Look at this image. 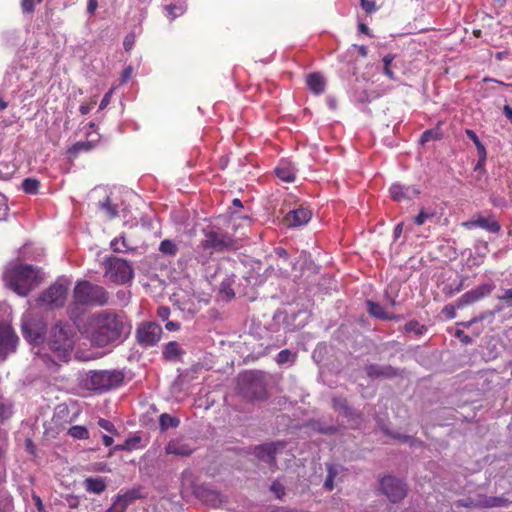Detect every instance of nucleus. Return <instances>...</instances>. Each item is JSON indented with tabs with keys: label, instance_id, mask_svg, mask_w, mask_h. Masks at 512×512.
Listing matches in <instances>:
<instances>
[{
	"label": "nucleus",
	"instance_id": "nucleus-20",
	"mask_svg": "<svg viewBox=\"0 0 512 512\" xmlns=\"http://www.w3.org/2000/svg\"><path fill=\"white\" fill-rule=\"evenodd\" d=\"M194 448L182 438L172 439L165 446L167 454L186 457L193 453Z\"/></svg>",
	"mask_w": 512,
	"mask_h": 512
},
{
	"label": "nucleus",
	"instance_id": "nucleus-38",
	"mask_svg": "<svg viewBox=\"0 0 512 512\" xmlns=\"http://www.w3.org/2000/svg\"><path fill=\"white\" fill-rule=\"evenodd\" d=\"M435 217V212L432 210L421 209L419 214L414 218V223L418 226L423 225L427 220Z\"/></svg>",
	"mask_w": 512,
	"mask_h": 512
},
{
	"label": "nucleus",
	"instance_id": "nucleus-14",
	"mask_svg": "<svg viewBox=\"0 0 512 512\" xmlns=\"http://www.w3.org/2000/svg\"><path fill=\"white\" fill-rule=\"evenodd\" d=\"M493 288L494 286L492 284H481L476 288L467 291L460 298H458L456 305L458 308H463L466 305H470L480 300L484 296L489 295L492 292Z\"/></svg>",
	"mask_w": 512,
	"mask_h": 512
},
{
	"label": "nucleus",
	"instance_id": "nucleus-23",
	"mask_svg": "<svg viewBox=\"0 0 512 512\" xmlns=\"http://www.w3.org/2000/svg\"><path fill=\"white\" fill-rule=\"evenodd\" d=\"M389 191L392 199L395 201L409 199L411 197V194L417 195L419 193V191L414 188L405 187L400 184H393L390 187Z\"/></svg>",
	"mask_w": 512,
	"mask_h": 512
},
{
	"label": "nucleus",
	"instance_id": "nucleus-57",
	"mask_svg": "<svg viewBox=\"0 0 512 512\" xmlns=\"http://www.w3.org/2000/svg\"><path fill=\"white\" fill-rule=\"evenodd\" d=\"M97 7H98L97 0H88L87 12L89 14H93L95 12V10L97 9Z\"/></svg>",
	"mask_w": 512,
	"mask_h": 512
},
{
	"label": "nucleus",
	"instance_id": "nucleus-22",
	"mask_svg": "<svg viewBox=\"0 0 512 512\" xmlns=\"http://www.w3.org/2000/svg\"><path fill=\"white\" fill-rule=\"evenodd\" d=\"M296 169L292 162L282 159L275 168L276 176L284 182L291 183L295 181Z\"/></svg>",
	"mask_w": 512,
	"mask_h": 512
},
{
	"label": "nucleus",
	"instance_id": "nucleus-50",
	"mask_svg": "<svg viewBox=\"0 0 512 512\" xmlns=\"http://www.w3.org/2000/svg\"><path fill=\"white\" fill-rule=\"evenodd\" d=\"M498 299L504 301L508 304V306L512 305V288L506 289L504 294L498 296Z\"/></svg>",
	"mask_w": 512,
	"mask_h": 512
},
{
	"label": "nucleus",
	"instance_id": "nucleus-51",
	"mask_svg": "<svg viewBox=\"0 0 512 512\" xmlns=\"http://www.w3.org/2000/svg\"><path fill=\"white\" fill-rule=\"evenodd\" d=\"M113 91H114V87L111 88L105 95L104 97L102 98L101 102H100V106L99 108L100 109H104L107 107V105L110 103V99H111V96L113 94Z\"/></svg>",
	"mask_w": 512,
	"mask_h": 512
},
{
	"label": "nucleus",
	"instance_id": "nucleus-61",
	"mask_svg": "<svg viewBox=\"0 0 512 512\" xmlns=\"http://www.w3.org/2000/svg\"><path fill=\"white\" fill-rule=\"evenodd\" d=\"M486 159H487V154L485 155L484 158H482L481 156H478V161H477V164L475 165V170H480L484 167L485 165V162H486Z\"/></svg>",
	"mask_w": 512,
	"mask_h": 512
},
{
	"label": "nucleus",
	"instance_id": "nucleus-6",
	"mask_svg": "<svg viewBox=\"0 0 512 512\" xmlns=\"http://www.w3.org/2000/svg\"><path fill=\"white\" fill-rule=\"evenodd\" d=\"M124 380L121 371H91L85 379V386L94 391H107L118 387Z\"/></svg>",
	"mask_w": 512,
	"mask_h": 512
},
{
	"label": "nucleus",
	"instance_id": "nucleus-40",
	"mask_svg": "<svg viewBox=\"0 0 512 512\" xmlns=\"http://www.w3.org/2000/svg\"><path fill=\"white\" fill-rule=\"evenodd\" d=\"M423 330L424 326L420 325L416 320H411L405 324V331L408 333L415 332L417 335H420L423 333Z\"/></svg>",
	"mask_w": 512,
	"mask_h": 512
},
{
	"label": "nucleus",
	"instance_id": "nucleus-11",
	"mask_svg": "<svg viewBox=\"0 0 512 512\" xmlns=\"http://www.w3.org/2000/svg\"><path fill=\"white\" fill-rule=\"evenodd\" d=\"M380 487L392 503L401 501L407 495V485L393 476L383 477L380 480Z\"/></svg>",
	"mask_w": 512,
	"mask_h": 512
},
{
	"label": "nucleus",
	"instance_id": "nucleus-25",
	"mask_svg": "<svg viewBox=\"0 0 512 512\" xmlns=\"http://www.w3.org/2000/svg\"><path fill=\"white\" fill-rule=\"evenodd\" d=\"M198 496L207 504L217 507L222 503V496L219 492L210 489H200Z\"/></svg>",
	"mask_w": 512,
	"mask_h": 512
},
{
	"label": "nucleus",
	"instance_id": "nucleus-55",
	"mask_svg": "<svg viewBox=\"0 0 512 512\" xmlns=\"http://www.w3.org/2000/svg\"><path fill=\"white\" fill-rule=\"evenodd\" d=\"M457 506H460V507H473V506H476V504L473 502V500L471 498H467V499H460L457 501Z\"/></svg>",
	"mask_w": 512,
	"mask_h": 512
},
{
	"label": "nucleus",
	"instance_id": "nucleus-47",
	"mask_svg": "<svg viewBox=\"0 0 512 512\" xmlns=\"http://www.w3.org/2000/svg\"><path fill=\"white\" fill-rule=\"evenodd\" d=\"M134 43H135V34L134 33L127 34L123 41L124 49L126 51L131 50L132 47L134 46Z\"/></svg>",
	"mask_w": 512,
	"mask_h": 512
},
{
	"label": "nucleus",
	"instance_id": "nucleus-12",
	"mask_svg": "<svg viewBox=\"0 0 512 512\" xmlns=\"http://www.w3.org/2000/svg\"><path fill=\"white\" fill-rule=\"evenodd\" d=\"M19 338L10 325L0 323V361H4L17 348Z\"/></svg>",
	"mask_w": 512,
	"mask_h": 512
},
{
	"label": "nucleus",
	"instance_id": "nucleus-18",
	"mask_svg": "<svg viewBox=\"0 0 512 512\" xmlns=\"http://www.w3.org/2000/svg\"><path fill=\"white\" fill-rule=\"evenodd\" d=\"M284 443L282 442H271L256 446L254 449L255 456L270 465H274L276 462L275 454L279 447L283 448Z\"/></svg>",
	"mask_w": 512,
	"mask_h": 512
},
{
	"label": "nucleus",
	"instance_id": "nucleus-5",
	"mask_svg": "<svg viewBox=\"0 0 512 512\" xmlns=\"http://www.w3.org/2000/svg\"><path fill=\"white\" fill-rule=\"evenodd\" d=\"M48 344L59 359H68L74 346L71 326L62 324L55 325L51 330Z\"/></svg>",
	"mask_w": 512,
	"mask_h": 512
},
{
	"label": "nucleus",
	"instance_id": "nucleus-16",
	"mask_svg": "<svg viewBox=\"0 0 512 512\" xmlns=\"http://www.w3.org/2000/svg\"><path fill=\"white\" fill-rule=\"evenodd\" d=\"M145 496L141 494V488H133L126 491L122 495H118L113 506L107 510V512H125L128 506L137 499H142Z\"/></svg>",
	"mask_w": 512,
	"mask_h": 512
},
{
	"label": "nucleus",
	"instance_id": "nucleus-62",
	"mask_svg": "<svg viewBox=\"0 0 512 512\" xmlns=\"http://www.w3.org/2000/svg\"><path fill=\"white\" fill-rule=\"evenodd\" d=\"M383 73L387 75L391 79H395L393 72L391 70V66H382Z\"/></svg>",
	"mask_w": 512,
	"mask_h": 512
},
{
	"label": "nucleus",
	"instance_id": "nucleus-30",
	"mask_svg": "<svg viewBox=\"0 0 512 512\" xmlns=\"http://www.w3.org/2000/svg\"><path fill=\"white\" fill-rule=\"evenodd\" d=\"M13 403L0 399V425L7 422L13 415Z\"/></svg>",
	"mask_w": 512,
	"mask_h": 512
},
{
	"label": "nucleus",
	"instance_id": "nucleus-53",
	"mask_svg": "<svg viewBox=\"0 0 512 512\" xmlns=\"http://www.w3.org/2000/svg\"><path fill=\"white\" fill-rule=\"evenodd\" d=\"M504 500L502 498H489L485 501V506L487 507H494V506H501L503 505Z\"/></svg>",
	"mask_w": 512,
	"mask_h": 512
},
{
	"label": "nucleus",
	"instance_id": "nucleus-21",
	"mask_svg": "<svg viewBox=\"0 0 512 512\" xmlns=\"http://www.w3.org/2000/svg\"><path fill=\"white\" fill-rule=\"evenodd\" d=\"M306 85L315 95H321L326 89V80L322 73L313 72L306 76Z\"/></svg>",
	"mask_w": 512,
	"mask_h": 512
},
{
	"label": "nucleus",
	"instance_id": "nucleus-29",
	"mask_svg": "<svg viewBox=\"0 0 512 512\" xmlns=\"http://www.w3.org/2000/svg\"><path fill=\"white\" fill-rule=\"evenodd\" d=\"M179 424V418L171 416L168 413H163L159 417V426L163 431H166L169 428H176L179 426Z\"/></svg>",
	"mask_w": 512,
	"mask_h": 512
},
{
	"label": "nucleus",
	"instance_id": "nucleus-35",
	"mask_svg": "<svg viewBox=\"0 0 512 512\" xmlns=\"http://www.w3.org/2000/svg\"><path fill=\"white\" fill-rule=\"evenodd\" d=\"M212 254H213L212 251H210V250L204 251L202 248H199V245H198L194 251V258L197 261V263H199L201 265H206L211 260Z\"/></svg>",
	"mask_w": 512,
	"mask_h": 512
},
{
	"label": "nucleus",
	"instance_id": "nucleus-7",
	"mask_svg": "<svg viewBox=\"0 0 512 512\" xmlns=\"http://www.w3.org/2000/svg\"><path fill=\"white\" fill-rule=\"evenodd\" d=\"M106 275L116 284H125L133 277V268L126 261L118 257H109L105 262Z\"/></svg>",
	"mask_w": 512,
	"mask_h": 512
},
{
	"label": "nucleus",
	"instance_id": "nucleus-63",
	"mask_svg": "<svg viewBox=\"0 0 512 512\" xmlns=\"http://www.w3.org/2000/svg\"><path fill=\"white\" fill-rule=\"evenodd\" d=\"M102 441H103V444L107 447H109L113 444V438L108 435H103Z\"/></svg>",
	"mask_w": 512,
	"mask_h": 512
},
{
	"label": "nucleus",
	"instance_id": "nucleus-33",
	"mask_svg": "<svg viewBox=\"0 0 512 512\" xmlns=\"http://www.w3.org/2000/svg\"><path fill=\"white\" fill-rule=\"evenodd\" d=\"M68 435L74 439L86 440L89 438V431L85 426L75 425L69 428Z\"/></svg>",
	"mask_w": 512,
	"mask_h": 512
},
{
	"label": "nucleus",
	"instance_id": "nucleus-54",
	"mask_svg": "<svg viewBox=\"0 0 512 512\" xmlns=\"http://www.w3.org/2000/svg\"><path fill=\"white\" fill-rule=\"evenodd\" d=\"M157 314L163 321H165L170 315V309L168 307H160Z\"/></svg>",
	"mask_w": 512,
	"mask_h": 512
},
{
	"label": "nucleus",
	"instance_id": "nucleus-19",
	"mask_svg": "<svg viewBox=\"0 0 512 512\" xmlns=\"http://www.w3.org/2000/svg\"><path fill=\"white\" fill-rule=\"evenodd\" d=\"M311 216L312 213L309 209L299 207L288 212L285 215L283 221L287 227H298L308 223L311 219Z\"/></svg>",
	"mask_w": 512,
	"mask_h": 512
},
{
	"label": "nucleus",
	"instance_id": "nucleus-28",
	"mask_svg": "<svg viewBox=\"0 0 512 512\" xmlns=\"http://www.w3.org/2000/svg\"><path fill=\"white\" fill-rule=\"evenodd\" d=\"M182 354H184V351L176 341L168 342L163 350L164 358L169 361L176 360Z\"/></svg>",
	"mask_w": 512,
	"mask_h": 512
},
{
	"label": "nucleus",
	"instance_id": "nucleus-15",
	"mask_svg": "<svg viewBox=\"0 0 512 512\" xmlns=\"http://www.w3.org/2000/svg\"><path fill=\"white\" fill-rule=\"evenodd\" d=\"M365 372L370 379H391L401 375V370L391 365L369 364Z\"/></svg>",
	"mask_w": 512,
	"mask_h": 512
},
{
	"label": "nucleus",
	"instance_id": "nucleus-58",
	"mask_svg": "<svg viewBox=\"0 0 512 512\" xmlns=\"http://www.w3.org/2000/svg\"><path fill=\"white\" fill-rule=\"evenodd\" d=\"M443 312L449 318H454L455 317V307L454 306H451V305L445 306L444 309H443Z\"/></svg>",
	"mask_w": 512,
	"mask_h": 512
},
{
	"label": "nucleus",
	"instance_id": "nucleus-9",
	"mask_svg": "<svg viewBox=\"0 0 512 512\" xmlns=\"http://www.w3.org/2000/svg\"><path fill=\"white\" fill-rule=\"evenodd\" d=\"M67 291L68 288L65 284L56 282L42 292L37 301L45 306L62 307L66 302Z\"/></svg>",
	"mask_w": 512,
	"mask_h": 512
},
{
	"label": "nucleus",
	"instance_id": "nucleus-3",
	"mask_svg": "<svg viewBox=\"0 0 512 512\" xmlns=\"http://www.w3.org/2000/svg\"><path fill=\"white\" fill-rule=\"evenodd\" d=\"M109 299V292L103 286L88 280L78 281L73 289L70 318L73 319L75 309L79 306L103 307L108 304Z\"/></svg>",
	"mask_w": 512,
	"mask_h": 512
},
{
	"label": "nucleus",
	"instance_id": "nucleus-49",
	"mask_svg": "<svg viewBox=\"0 0 512 512\" xmlns=\"http://www.w3.org/2000/svg\"><path fill=\"white\" fill-rule=\"evenodd\" d=\"M132 73H133L132 66H127V68L124 69V71L121 74L120 83L119 84L120 85L125 84L131 78Z\"/></svg>",
	"mask_w": 512,
	"mask_h": 512
},
{
	"label": "nucleus",
	"instance_id": "nucleus-45",
	"mask_svg": "<svg viewBox=\"0 0 512 512\" xmlns=\"http://www.w3.org/2000/svg\"><path fill=\"white\" fill-rule=\"evenodd\" d=\"M291 357V352L288 349L281 350L276 357V362L279 365L286 363Z\"/></svg>",
	"mask_w": 512,
	"mask_h": 512
},
{
	"label": "nucleus",
	"instance_id": "nucleus-41",
	"mask_svg": "<svg viewBox=\"0 0 512 512\" xmlns=\"http://www.w3.org/2000/svg\"><path fill=\"white\" fill-rule=\"evenodd\" d=\"M270 491L274 493L277 499H282L285 495V487L278 480L274 481L270 486Z\"/></svg>",
	"mask_w": 512,
	"mask_h": 512
},
{
	"label": "nucleus",
	"instance_id": "nucleus-42",
	"mask_svg": "<svg viewBox=\"0 0 512 512\" xmlns=\"http://www.w3.org/2000/svg\"><path fill=\"white\" fill-rule=\"evenodd\" d=\"M332 406L336 410H342L344 412H347L349 407L347 400L343 397H334L332 399Z\"/></svg>",
	"mask_w": 512,
	"mask_h": 512
},
{
	"label": "nucleus",
	"instance_id": "nucleus-8",
	"mask_svg": "<svg viewBox=\"0 0 512 512\" xmlns=\"http://www.w3.org/2000/svg\"><path fill=\"white\" fill-rule=\"evenodd\" d=\"M205 238L201 240L199 248L204 251L224 252L234 247V240L228 233L214 230L204 231Z\"/></svg>",
	"mask_w": 512,
	"mask_h": 512
},
{
	"label": "nucleus",
	"instance_id": "nucleus-1",
	"mask_svg": "<svg viewBox=\"0 0 512 512\" xmlns=\"http://www.w3.org/2000/svg\"><path fill=\"white\" fill-rule=\"evenodd\" d=\"M76 325L83 336L94 346L101 348L123 341L131 328L123 315L112 310L92 313L85 321Z\"/></svg>",
	"mask_w": 512,
	"mask_h": 512
},
{
	"label": "nucleus",
	"instance_id": "nucleus-44",
	"mask_svg": "<svg viewBox=\"0 0 512 512\" xmlns=\"http://www.w3.org/2000/svg\"><path fill=\"white\" fill-rule=\"evenodd\" d=\"M98 425L102 429L108 431L109 433H112V434H116L117 433L114 424L111 421L107 420V419L100 418L99 421H98Z\"/></svg>",
	"mask_w": 512,
	"mask_h": 512
},
{
	"label": "nucleus",
	"instance_id": "nucleus-31",
	"mask_svg": "<svg viewBox=\"0 0 512 512\" xmlns=\"http://www.w3.org/2000/svg\"><path fill=\"white\" fill-rule=\"evenodd\" d=\"M159 251L166 256H175L178 252V246L172 240L165 239L159 245Z\"/></svg>",
	"mask_w": 512,
	"mask_h": 512
},
{
	"label": "nucleus",
	"instance_id": "nucleus-39",
	"mask_svg": "<svg viewBox=\"0 0 512 512\" xmlns=\"http://www.w3.org/2000/svg\"><path fill=\"white\" fill-rule=\"evenodd\" d=\"M100 205L101 208L107 212L110 218H114L117 216V207L111 203L109 197H107L104 202H101Z\"/></svg>",
	"mask_w": 512,
	"mask_h": 512
},
{
	"label": "nucleus",
	"instance_id": "nucleus-64",
	"mask_svg": "<svg viewBox=\"0 0 512 512\" xmlns=\"http://www.w3.org/2000/svg\"><path fill=\"white\" fill-rule=\"evenodd\" d=\"M504 113L507 116V118L512 120V108L509 105L504 106Z\"/></svg>",
	"mask_w": 512,
	"mask_h": 512
},
{
	"label": "nucleus",
	"instance_id": "nucleus-34",
	"mask_svg": "<svg viewBox=\"0 0 512 512\" xmlns=\"http://www.w3.org/2000/svg\"><path fill=\"white\" fill-rule=\"evenodd\" d=\"M465 133H466L467 137L470 140H472L473 143L475 144L476 149H477V155L481 156L482 158H484L485 155H486V148L482 144V142L480 141V139L477 136V134L473 130H471V129H466Z\"/></svg>",
	"mask_w": 512,
	"mask_h": 512
},
{
	"label": "nucleus",
	"instance_id": "nucleus-27",
	"mask_svg": "<svg viewBox=\"0 0 512 512\" xmlns=\"http://www.w3.org/2000/svg\"><path fill=\"white\" fill-rule=\"evenodd\" d=\"M327 476L324 481V489L332 491L334 489V480L339 475L342 468L336 464H326Z\"/></svg>",
	"mask_w": 512,
	"mask_h": 512
},
{
	"label": "nucleus",
	"instance_id": "nucleus-43",
	"mask_svg": "<svg viewBox=\"0 0 512 512\" xmlns=\"http://www.w3.org/2000/svg\"><path fill=\"white\" fill-rule=\"evenodd\" d=\"M42 0H21V7L23 12L32 13L35 9V3H40Z\"/></svg>",
	"mask_w": 512,
	"mask_h": 512
},
{
	"label": "nucleus",
	"instance_id": "nucleus-52",
	"mask_svg": "<svg viewBox=\"0 0 512 512\" xmlns=\"http://www.w3.org/2000/svg\"><path fill=\"white\" fill-rule=\"evenodd\" d=\"M361 6L368 13H371L376 9L375 3L370 0H361Z\"/></svg>",
	"mask_w": 512,
	"mask_h": 512
},
{
	"label": "nucleus",
	"instance_id": "nucleus-48",
	"mask_svg": "<svg viewBox=\"0 0 512 512\" xmlns=\"http://www.w3.org/2000/svg\"><path fill=\"white\" fill-rule=\"evenodd\" d=\"M454 336L464 344L468 345L472 343V338L469 335H466L463 330L457 329L454 333Z\"/></svg>",
	"mask_w": 512,
	"mask_h": 512
},
{
	"label": "nucleus",
	"instance_id": "nucleus-17",
	"mask_svg": "<svg viewBox=\"0 0 512 512\" xmlns=\"http://www.w3.org/2000/svg\"><path fill=\"white\" fill-rule=\"evenodd\" d=\"M462 225L466 229L480 227L490 233H498L501 229V225L496 221L493 215H489L488 217L478 215L475 218L464 222Z\"/></svg>",
	"mask_w": 512,
	"mask_h": 512
},
{
	"label": "nucleus",
	"instance_id": "nucleus-56",
	"mask_svg": "<svg viewBox=\"0 0 512 512\" xmlns=\"http://www.w3.org/2000/svg\"><path fill=\"white\" fill-rule=\"evenodd\" d=\"M121 241L122 245L124 247H126V244H125V239L124 238H120V239H114L112 242H111V248L113 249V251L115 252H119L121 251L120 247H119V242Z\"/></svg>",
	"mask_w": 512,
	"mask_h": 512
},
{
	"label": "nucleus",
	"instance_id": "nucleus-13",
	"mask_svg": "<svg viewBox=\"0 0 512 512\" xmlns=\"http://www.w3.org/2000/svg\"><path fill=\"white\" fill-rule=\"evenodd\" d=\"M46 333V324L32 317H27L22 323V334L26 340L31 343H40L44 339Z\"/></svg>",
	"mask_w": 512,
	"mask_h": 512
},
{
	"label": "nucleus",
	"instance_id": "nucleus-59",
	"mask_svg": "<svg viewBox=\"0 0 512 512\" xmlns=\"http://www.w3.org/2000/svg\"><path fill=\"white\" fill-rule=\"evenodd\" d=\"M165 328H166L168 331H177V330L180 328V325H179L177 322H174V321H168V322L165 324Z\"/></svg>",
	"mask_w": 512,
	"mask_h": 512
},
{
	"label": "nucleus",
	"instance_id": "nucleus-2",
	"mask_svg": "<svg viewBox=\"0 0 512 512\" xmlns=\"http://www.w3.org/2000/svg\"><path fill=\"white\" fill-rule=\"evenodd\" d=\"M3 280L8 288L20 296H27L35 289L42 277L38 268L31 264L15 263L8 266Z\"/></svg>",
	"mask_w": 512,
	"mask_h": 512
},
{
	"label": "nucleus",
	"instance_id": "nucleus-24",
	"mask_svg": "<svg viewBox=\"0 0 512 512\" xmlns=\"http://www.w3.org/2000/svg\"><path fill=\"white\" fill-rule=\"evenodd\" d=\"M86 491L94 494H101L106 490V482L101 477H89L84 480Z\"/></svg>",
	"mask_w": 512,
	"mask_h": 512
},
{
	"label": "nucleus",
	"instance_id": "nucleus-32",
	"mask_svg": "<svg viewBox=\"0 0 512 512\" xmlns=\"http://www.w3.org/2000/svg\"><path fill=\"white\" fill-rule=\"evenodd\" d=\"M21 186L25 193L35 195L39 191L40 182L36 178H25Z\"/></svg>",
	"mask_w": 512,
	"mask_h": 512
},
{
	"label": "nucleus",
	"instance_id": "nucleus-46",
	"mask_svg": "<svg viewBox=\"0 0 512 512\" xmlns=\"http://www.w3.org/2000/svg\"><path fill=\"white\" fill-rule=\"evenodd\" d=\"M92 145L90 142H77L71 149V152L77 154L80 151H89Z\"/></svg>",
	"mask_w": 512,
	"mask_h": 512
},
{
	"label": "nucleus",
	"instance_id": "nucleus-4",
	"mask_svg": "<svg viewBox=\"0 0 512 512\" xmlns=\"http://www.w3.org/2000/svg\"><path fill=\"white\" fill-rule=\"evenodd\" d=\"M240 395L248 401H264L268 398L267 382L264 373L248 371L239 378Z\"/></svg>",
	"mask_w": 512,
	"mask_h": 512
},
{
	"label": "nucleus",
	"instance_id": "nucleus-10",
	"mask_svg": "<svg viewBox=\"0 0 512 512\" xmlns=\"http://www.w3.org/2000/svg\"><path fill=\"white\" fill-rule=\"evenodd\" d=\"M162 336V328L156 322H143L136 329L137 342L144 347L156 345Z\"/></svg>",
	"mask_w": 512,
	"mask_h": 512
},
{
	"label": "nucleus",
	"instance_id": "nucleus-37",
	"mask_svg": "<svg viewBox=\"0 0 512 512\" xmlns=\"http://www.w3.org/2000/svg\"><path fill=\"white\" fill-rule=\"evenodd\" d=\"M441 138V133L438 129H429L424 131L420 137V143L426 144L432 140H438Z\"/></svg>",
	"mask_w": 512,
	"mask_h": 512
},
{
	"label": "nucleus",
	"instance_id": "nucleus-36",
	"mask_svg": "<svg viewBox=\"0 0 512 512\" xmlns=\"http://www.w3.org/2000/svg\"><path fill=\"white\" fill-rule=\"evenodd\" d=\"M141 438L138 436H134L125 440L123 444L115 446L114 450L116 451H124V450H132L136 448L137 444H139Z\"/></svg>",
	"mask_w": 512,
	"mask_h": 512
},
{
	"label": "nucleus",
	"instance_id": "nucleus-26",
	"mask_svg": "<svg viewBox=\"0 0 512 512\" xmlns=\"http://www.w3.org/2000/svg\"><path fill=\"white\" fill-rule=\"evenodd\" d=\"M367 307L369 314L378 319L392 320L395 318L391 313L386 312L385 309L377 302L369 300L367 301Z\"/></svg>",
	"mask_w": 512,
	"mask_h": 512
},
{
	"label": "nucleus",
	"instance_id": "nucleus-60",
	"mask_svg": "<svg viewBox=\"0 0 512 512\" xmlns=\"http://www.w3.org/2000/svg\"><path fill=\"white\" fill-rule=\"evenodd\" d=\"M91 109H92V105H90V104H82L79 107V112L82 115H86V114H88L91 111Z\"/></svg>",
	"mask_w": 512,
	"mask_h": 512
}]
</instances>
